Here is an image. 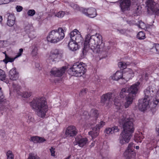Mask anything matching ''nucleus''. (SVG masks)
I'll return each mask as SVG.
<instances>
[{"instance_id": "obj_1", "label": "nucleus", "mask_w": 159, "mask_h": 159, "mask_svg": "<svg viewBox=\"0 0 159 159\" xmlns=\"http://www.w3.org/2000/svg\"><path fill=\"white\" fill-rule=\"evenodd\" d=\"M90 49L95 53L105 51L104 43L100 34H96L92 36L88 34L85 36L82 51L83 55H86L87 52Z\"/></svg>"}, {"instance_id": "obj_2", "label": "nucleus", "mask_w": 159, "mask_h": 159, "mask_svg": "<svg viewBox=\"0 0 159 159\" xmlns=\"http://www.w3.org/2000/svg\"><path fill=\"white\" fill-rule=\"evenodd\" d=\"M133 118L129 115L123 114L119 118V122L123 125V130L119 137V142L122 145L128 143L134 131Z\"/></svg>"}, {"instance_id": "obj_3", "label": "nucleus", "mask_w": 159, "mask_h": 159, "mask_svg": "<svg viewBox=\"0 0 159 159\" xmlns=\"http://www.w3.org/2000/svg\"><path fill=\"white\" fill-rule=\"evenodd\" d=\"M156 92L155 88L152 87H149L144 91L145 96L142 102L139 103V105L141 111L152 110L157 106L159 103V93L157 92L155 97H152Z\"/></svg>"}, {"instance_id": "obj_4", "label": "nucleus", "mask_w": 159, "mask_h": 159, "mask_svg": "<svg viewBox=\"0 0 159 159\" xmlns=\"http://www.w3.org/2000/svg\"><path fill=\"white\" fill-rule=\"evenodd\" d=\"M30 104L39 117L43 118L45 116L48 108L45 98L41 97L34 99Z\"/></svg>"}, {"instance_id": "obj_5", "label": "nucleus", "mask_w": 159, "mask_h": 159, "mask_svg": "<svg viewBox=\"0 0 159 159\" xmlns=\"http://www.w3.org/2000/svg\"><path fill=\"white\" fill-rule=\"evenodd\" d=\"M64 31L62 28L52 30L47 37L48 41L52 43H56L62 40L65 37Z\"/></svg>"}, {"instance_id": "obj_6", "label": "nucleus", "mask_w": 159, "mask_h": 159, "mask_svg": "<svg viewBox=\"0 0 159 159\" xmlns=\"http://www.w3.org/2000/svg\"><path fill=\"white\" fill-rule=\"evenodd\" d=\"M139 82H137L133 84L129 88H128L129 93V95L125 98V102L124 104L125 108H128L132 104L134 96L133 95L136 94L139 89Z\"/></svg>"}, {"instance_id": "obj_7", "label": "nucleus", "mask_w": 159, "mask_h": 159, "mask_svg": "<svg viewBox=\"0 0 159 159\" xmlns=\"http://www.w3.org/2000/svg\"><path fill=\"white\" fill-rule=\"evenodd\" d=\"M63 54L59 49H56L53 50L50 52L47 61L48 62L51 63V64L56 63L60 60Z\"/></svg>"}, {"instance_id": "obj_8", "label": "nucleus", "mask_w": 159, "mask_h": 159, "mask_svg": "<svg viewBox=\"0 0 159 159\" xmlns=\"http://www.w3.org/2000/svg\"><path fill=\"white\" fill-rule=\"evenodd\" d=\"M9 76L10 80L8 81L6 80V75L5 73L3 70H0V79L1 80L4 81L7 84L9 83L11 81V80H16L19 77L18 73L16 70H10L9 72Z\"/></svg>"}, {"instance_id": "obj_9", "label": "nucleus", "mask_w": 159, "mask_h": 159, "mask_svg": "<svg viewBox=\"0 0 159 159\" xmlns=\"http://www.w3.org/2000/svg\"><path fill=\"white\" fill-rule=\"evenodd\" d=\"M134 145L133 143H130L128 145L127 149L124 153V156L127 159H134L136 153L134 151Z\"/></svg>"}, {"instance_id": "obj_10", "label": "nucleus", "mask_w": 159, "mask_h": 159, "mask_svg": "<svg viewBox=\"0 0 159 159\" xmlns=\"http://www.w3.org/2000/svg\"><path fill=\"white\" fill-rule=\"evenodd\" d=\"M79 10L82 11L83 13L86 16L91 18L95 17L97 15L96 9L93 7H90L87 8H81Z\"/></svg>"}, {"instance_id": "obj_11", "label": "nucleus", "mask_w": 159, "mask_h": 159, "mask_svg": "<svg viewBox=\"0 0 159 159\" xmlns=\"http://www.w3.org/2000/svg\"><path fill=\"white\" fill-rule=\"evenodd\" d=\"M70 39L77 43H82L83 39L81 36L80 32L76 29L71 32L70 34Z\"/></svg>"}, {"instance_id": "obj_12", "label": "nucleus", "mask_w": 159, "mask_h": 159, "mask_svg": "<svg viewBox=\"0 0 159 159\" xmlns=\"http://www.w3.org/2000/svg\"><path fill=\"white\" fill-rule=\"evenodd\" d=\"M105 124V122L101 121L95 127L92 129V131L89 132V134L91 136L92 139H93L98 135L100 129L103 127Z\"/></svg>"}, {"instance_id": "obj_13", "label": "nucleus", "mask_w": 159, "mask_h": 159, "mask_svg": "<svg viewBox=\"0 0 159 159\" xmlns=\"http://www.w3.org/2000/svg\"><path fill=\"white\" fill-rule=\"evenodd\" d=\"M85 64L80 62H76L72 66H70L68 64L66 65L63 66L60 70H67L69 68V70H77L80 69V70H86L85 68Z\"/></svg>"}, {"instance_id": "obj_14", "label": "nucleus", "mask_w": 159, "mask_h": 159, "mask_svg": "<svg viewBox=\"0 0 159 159\" xmlns=\"http://www.w3.org/2000/svg\"><path fill=\"white\" fill-rule=\"evenodd\" d=\"M89 143V142L87 138H79L78 137L75 138V140L74 142V144L75 145H78L79 147L81 148L86 146Z\"/></svg>"}, {"instance_id": "obj_15", "label": "nucleus", "mask_w": 159, "mask_h": 159, "mask_svg": "<svg viewBox=\"0 0 159 159\" xmlns=\"http://www.w3.org/2000/svg\"><path fill=\"white\" fill-rule=\"evenodd\" d=\"M77 133V130L76 127L73 125H70L66 128L65 134L67 137H74Z\"/></svg>"}, {"instance_id": "obj_16", "label": "nucleus", "mask_w": 159, "mask_h": 159, "mask_svg": "<svg viewBox=\"0 0 159 159\" xmlns=\"http://www.w3.org/2000/svg\"><path fill=\"white\" fill-rule=\"evenodd\" d=\"M130 0H121L120 2V7L121 11L128 10L131 5Z\"/></svg>"}, {"instance_id": "obj_17", "label": "nucleus", "mask_w": 159, "mask_h": 159, "mask_svg": "<svg viewBox=\"0 0 159 159\" xmlns=\"http://www.w3.org/2000/svg\"><path fill=\"white\" fill-rule=\"evenodd\" d=\"M98 116V112L97 110L95 109H92L90 112V114L87 111L84 112L83 117L86 119H89L90 117L93 118V119L96 120Z\"/></svg>"}, {"instance_id": "obj_18", "label": "nucleus", "mask_w": 159, "mask_h": 159, "mask_svg": "<svg viewBox=\"0 0 159 159\" xmlns=\"http://www.w3.org/2000/svg\"><path fill=\"white\" fill-rule=\"evenodd\" d=\"M112 96V93H108L103 94L101 98V103L103 105L107 106L109 105V100Z\"/></svg>"}, {"instance_id": "obj_19", "label": "nucleus", "mask_w": 159, "mask_h": 159, "mask_svg": "<svg viewBox=\"0 0 159 159\" xmlns=\"http://www.w3.org/2000/svg\"><path fill=\"white\" fill-rule=\"evenodd\" d=\"M123 75L122 84H125L134 76V73L132 70H128L125 72H123Z\"/></svg>"}, {"instance_id": "obj_20", "label": "nucleus", "mask_w": 159, "mask_h": 159, "mask_svg": "<svg viewBox=\"0 0 159 159\" xmlns=\"http://www.w3.org/2000/svg\"><path fill=\"white\" fill-rule=\"evenodd\" d=\"M7 25L10 26H12L15 23L16 18L14 14L7 13Z\"/></svg>"}, {"instance_id": "obj_21", "label": "nucleus", "mask_w": 159, "mask_h": 159, "mask_svg": "<svg viewBox=\"0 0 159 159\" xmlns=\"http://www.w3.org/2000/svg\"><path fill=\"white\" fill-rule=\"evenodd\" d=\"M146 4L148 10L149 9L154 12L157 11V9L155 6V2L153 0H147Z\"/></svg>"}, {"instance_id": "obj_22", "label": "nucleus", "mask_w": 159, "mask_h": 159, "mask_svg": "<svg viewBox=\"0 0 159 159\" xmlns=\"http://www.w3.org/2000/svg\"><path fill=\"white\" fill-rule=\"evenodd\" d=\"M123 70H118L116 73L113 74L111 77L112 80H118L120 79L122 80L123 77Z\"/></svg>"}, {"instance_id": "obj_23", "label": "nucleus", "mask_w": 159, "mask_h": 159, "mask_svg": "<svg viewBox=\"0 0 159 159\" xmlns=\"http://www.w3.org/2000/svg\"><path fill=\"white\" fill-rule=\"evenodd\" d=\"M68 73L71 75L77 77L81 76L85 72V70H68Z\"/></svg>"}, {"instance_id": "obj_24", "label": "nucleus", "mask_w": 159, "mask_h": 159, "mask_svg": "<svg viewBox=\"0 0 159 159\" xmlns=\"http://www.w3.org/2000/svg\"><path fill=\"white\" fill-rule=\"evenodd\" d=\"M119 131V129L117 126H114L112 128H107L105 131L106 134L110 135L116 132H117Z\"/></svg>"}, {"instance_id": "obj_25", "label": "nucleus", "mask_w": 159, "mask_h": 159, "mask_svg": "<svg viewBox=\"0 0 159 159\" xmlns=\"http://www.w3.org/2000/svg\"><path fill=\"white\" fill-rule=\"evenodd\" d=\"M68 47L70 50L73 51H76L78 49V44L71 39L68 43Z\"/></svg>"}, {"instance_id": "obj_26", "label": "nucleus", "mask_w": 159, "mask_h": 159, "mask_svg": "<svg viewBox=\"0 0 159 159\" xmlns=\"http://www.w3.org/2000/svg\"><path fill=\"white\" fill-rule=\"evenodd\" d=\"M118 97L115 98L114 100V104L116 109L122 110L123 109V106L122 104L120 99Z\"/></svg>"}, {"instance_id": "obj_27", "label": "nucleus", "mask_w": 159, "mask_h": 159, "mask_svg": "<svg viewBox=\"0 0 159 159\" xmlns=\"http://www.w3.org/2000/svg\"><path fill=\"white\" fill-rule=\"evenodd\" d=\"M144 138V137L142 133H136L134 135V140L137 143H141Z\"/></svg>"}, {"instance_id": "obj_28", "label": "nucleus", "mask_w": 159, "mask_h": 159, "mask_svg": "<svg viewBox=\"0 0 159 159\" xmlns=\"http://www.w3.org/2000/svg\"><path fill=\"white\" fill-rule=\"evenodd\" d=\"M64 72V70H52L50 71L51 75L55 76H61Z\"/></svg>"}, {"instance_id": "obj_29", "label": "nucleus", "mask_w": 159, "mask_h": 159, "mask_svg": "<svg viewBox=\"0 0 159 159\" xmlns=\"http://www.w3.org/2000/svg\"><path fill=\"white\" fill-rule=\"evenodd\" d=\"M130 64L129 62L124 61H120L118 63V65L120 70H125L127 66H129Z\"/></svg>"}, {"instance_id": "obj_30", "label": "nucleus", "mask_w": 159, "mask_h": 159, "mask_svg": "<svg viewBox=\"0 0 159 159\" xmlns=\"http://www.w3.org/2000/svg\"><path fill=\"white\" fill-rule=\"evenodd\" d=\"M17 94L18 95L21 96L24 98H28L30 97L32 93L30 92H22L21 91L17 92Z\"/></svg>"}, {"instance_id": "obj_31", "label": "nucleus", "mask_w": 159, "mask_h": 159, "mask_svg": "<svg viewBox=\"0 0 159 159\" xmlns=\"http://www.w3.org/2000/svg\"><path fill=\"white\" fill-rule=\"evenodd\" d=\"M129 92L128 88H126L122 89L120 93V96L121 98H123L125 96L129 95Z\"/></svg>"}, {"instance_id": "obj_32", "label": "nucleus", "mask_w": 159, "mask_h": 159, "mask_svg": "<svg viewBox=\"0 0 159 159\" xmlns=\"http://www.w3.org/2000/svg\"><path fill=\"white\" fill-rule=\"evenodd\" d=\"M22 119L28 123H30L32 120L31 116L28 114H24L22 116Z\"/></svg>"}, {"instance_id": "obj_33", "label": "nucleus", "mask_w": 159, "mask_h": 159, "mask_svg": "<svg viewBox=\"0 0 159 159\" xmlns=\"http://www.w3.org/2000/svg\"><path fill=\"white\" fill-rule=\"evenodd\" d=\"M33 29L32 26L30 25H26L25 28V32L28 34L29 37L31 36L30 34L31 33L32 30Z\"/></svg>"}, {"instance_id": "obj_34", "label": "nucleus", "mask_w": 159, "mask_h": 159, "mask_svg": "<svg viewBox=\"0 0 159 159\" xmlns=\"http://www.w3.org/2000/svg\"><path fill=\"white\" fill-rule=\"evenodd\" d=\"M16 58H11L8 56L7 54H5V59L3 60V61L6 64L8 62H12L14 61Z\"/></svg>"}, {"instance_id": "obj_35", "label": "nucleus", "mask_w": 159, "mask_h": 159, "mask_svg": "<svg viewBox=\"0 0 159 159\" xmlns=\"http://www.w3.org/2000/svg\"><path fill=\"white\" fill-rule=\"evenodd\" d=\"M137 37L139 39H144L145 38V34L144 32L140 31L137 34Z\"/></svg>"}, {"instance_id": "obj_36", "label": "nucleus", "mask_w": 159, "mask_h": 159, "mask_svg": "<svg viewBox=\"0 0 159 159\" xmlns=\"http://www.w3.org/2000/svg\"><path fill=\"white\" fill-rule=\"evenodd\" d=\"M39 157L37 154L34 153H30L29 154L27 159H39Z\"/></svg>"}, {"instance_id": "obj_37", "label": "nucleus", "mask_w": 159, "mask_h": 159, "mask_svg": "<svg viewBox=\"0 0 159 159\" xmlns=\"http://www.w3.org/2000/svg\"><path fill=\"white\" fill-rule=\"evenodd\" d=\"M7 159H14V156L11 151H8L6 153Z\"/></svg>"}, {"instance_id": "obj_38", "label": "nucleus", "mask_w": 159, "mask_h": 159, "mask_svg": "<svg viewBox=\"0 0 159 159\" xmlns=\"http://www.w3.org/2000/svg\"><path fill=\"white\" fill-rule=\"evenodd\" d=\"M65 14V12L64 11H59L57 13H56L55 16L60 18L63 17Z\"/></svg>"}, {"instance_id": "obj_39", "label": "nucleus", "mask_w": 159, "mask_h": 159, "mask_svg": "<svg viewBox=\"0 0 159 159\" xmlns=\"http://www.w3.org/2000/svg\"><path fill=\"white\" fill-rule=\"evenodd\" d=\"M37 51V47L36 46H34L31 52V54L33 56H36L38 54Z\"/></svg>"}, {"instance_id": "obj_40", "label": "nucleus", "mask_w": 159, "mask_h": 159, "mask_svg": "<svg viewBox=\"0 0 159 159\" xmlns=\"http://www.w3.org/2000/svg\"><path fill=\"white\" fill-rule=\"evenodd\" d=\"M39 139V137L38 136H33L30 138V140L34 143H38V140Z\"/></svg>"}, {"instance_id": "obj_41", "label": "nucleus", "mask_w": 159, "mask_h": 159, "mask_svg": "<svg viewBox=\"0 0 159 159\" xmlns=\"http://www.w3.org/2000/svg\"><path fill=\"white\" fill-rule=\"evenodd\" d=\"M49 151L51 153V155L53 157L55 156V148L54 147H51L49 149Z\"/></svg>"}, {"instance_id": "obj_42", "label": "nucleus", "mask_w": 159, "mask_h": 159, "mask_svg": "<svg viewBox=\"0 0 159 159\" xmlns=\"http://www.w3.org/2000/svg\"><path fill=\"white\" fill-rule=\"evenodd\" d=\"M27 14L29 16H32L35 14V11L34 9L29 10L27 12Z\"/></svg>"}, {"instance_id": "obj_43", "label": "nucleus", "mask_w": 159, "mask_h": 159, "mask_svg": "<svg viewBox=\"0 0 159 159\" xmlns=\"http://www.w3.org/2000/svg\"><path fill=\"white\" fill-rule=\"evenodd\" d=\"M153 48L156 49L157 53L159 54V44L154 43L153 44Z\"/></svg>"}, {"instance_id": "obj_44", "label": "nucleus", "mask_w": 159, "mask_h": 159, "mask_svg": "<svg viewBox=\"0 0 159 159\" xmlns=\"http://www.w3.org/2000/svg\"><path fill=\"white\" fill-rule=\"evenodd\" d=\"M23 51V48H20L19 49V52H18L17 55H16L15 58H17L20 56L22 54Z\"/></svg>"}, {"instance_id": "obj_45", "label": "nucleus", "mask_w": 159, "mask_h": 159, "mask_svg": "<svg viewBox=\"0 0 159 159\" xmlns=\"http://www.w3.org/2000/svg\"><path fill=\"white\" fill-rule=\"evenodd\" d=\"M4 101V96L1 90V88H0V102Z\"/></svg>"}, {"instance_id": "obj_46", "label": "nucleus", "mask_w": 159, "mask_h": 159, "mask_svg": "<svg viewBox=\"0 0 159 159\" xmlns=\"http://www.w3.org/2000/svg\"><path fill=\"white\" fill-rule=\"evenodd\" d=\"M70 5L71 7H72L73 9H76L78 10L79 9V7L76 4H74V3H71Z\"/></svg>"}, {"instance_id": "obj_47", "label": "nucleus", "mask_w": 159, "mask_h": 159, "mask_svg": "<svg viewBox=\"0 0 159 159\" xmlns=\"http://www.w3.org/2000/svg\"><path fill=\"white\" fill-rule=\"evenodd\" d=\"M9 2L10 0H0V5L6 4Z\"/></svg>"}, {"instance_id": "obj_48", "label": "nucleus", "mask_w": 159, "mask_h": 159, "mask_svg": "<svg viewBox=\"0 0 159 159\" xmlns=\"http://www.w3.org/2000/svg\"><path fill=\"white\" fill-rule=\"evenodd\" d=\"M16 11L17 12H20L23 9V7H22L20 6H16Z\"/></svg>"}, {"instance_id": "obj_49", "label": "nucleus", "mask_w": 159, "mask_h": 159, "mask_svg": "<svg viewBox=\"0 0 159 159\" xmlns=\"http://www.w3.org/2000/svg\"><path fill=\"white\" fill-rule=\"evenodd\" d=\"M39 139L38 143H42L46 141V140L43 138L39 137Z\"/></svg>"}, {"instance_id": "obj_50", "label": "nucleus", "mask_w": 159, "mask_h": 159, "mask_svg": "<svg viewBox=\"0 0 159 159\" xmlns=\"http://www.w3.org/2000/svg\"><path fill=\"white\" fill-rule=\"evenodd\" d=\"M12 87L14 89L16 90H17L18 89H19L20 88V86H19L18 85H15L14 84L12 85Z\"/></svg>"}, {"instance_id": "obj_51", "label": "nucleus", "mask_w": 159, "mask_h": 159, "mask_svg": "<svg viewBox=\"0 0 159 159\" xmlns=\"http://www.w3.org/2000/svg\"><path fill=\"white\" fill-rule=\"evenodd\" d=\"M139 25V28L143 29V25L144 26L145 24L143 22L141 21V22L139 23V25Z\"/></svg>"}, {"instance_id": "obj_52", "label": "nucleus", "mask_w": 159, "mask_h": 159, "mask_svg": "<svg viewBox=\"0 0 159 159\" xmlns=\"http://www.w3.org/2000/svg\"><path fill=\"white\" fill-rule=\"evenodd\" d=\"M35 65L36 68H38V70H40V68H39V67H40V65L39 63H35Z\"/></svg>"}, {"instance_id": "obj_53", "label": "nucleus", "mask_w": 159, "mask_h": 159, "mask_svg": "<svg viewBox=\"0 0 159 159\" xmlns=\"http://www.w3.org/2000/svg\"><path fill=\"white\" fill-rule=\"evenodd\" d=\"M87 91V90L86 89H84L82 90L81 93H83V94L85 93H86Z\"/></svg>"}, {"instance_id": "obj_54", "label": "nucleus", "mask_w": 159, "mask_h": 159, "mask_svg": "<svg viewBox=\"0 0 159 159\" xmlns=\"http://www.w3.org/2000/svg\"><path fill=\"white\" fill-rule=\"evenodd\" d=\"M96 143V142L95 141H93L91 144L90 145V147H93L94 145H95Z\"/></svg>"}, {"instance_id": "obj_55", "label": "nucleus", "mask_w": 159, "mask_h": 159, "mask_svg": "<svg viewBox=\"0 0 159 159\" xmlns=\"http://www.w3.org/2000/svg\"><path fill=\"white\" fill-rule=\"evenodd\" d=\"M3 19L2 16H0V23H1Z\"/></svg>"}, {"instance_id": "obj_56", "label": "nucleus", "mask_w": 159, "mask_h": 159, "mask_svg": "<svg viewBox=\"0 0 159 159\" xmlns=\"http://www.w3.org/2000/svg\"><path fill=\"white\" fill-rule=\"evenodd\" d=\"M156 131L159 135V126L157 128Z\"/></svg>"}, {"instance_id": "obj_57", "label": "nucleus", "mask_w": 159, "mask_h": 159, "mask_svg": "<svg viewBox=\"0 0 159 159\" xmlns=\"http://www.w3.org/2000/svg\"><path fill=\"white\" fill-rule=\"evenodd\" d=\"M71 157V155H69L67 157L65 158L64 159H70Z\"/></svg>"}, {"instance_id": "obj_58", "label": "nucleus", "mask_w": 159, "mask_h": 159, "mask_svg": "<svg viewBox=\"0 0 159 159\" xmlns=\"http://www.w3.org/2000/svg\"><path fill=\"white\" fill-rule=\"evenodd\" d=\"M139 146H136L135 147V148L136 149H139Z\"/></svg>"}, {"instance_id": "obj_59", "label": "nucleus", "mask_w": 159, "mask_h": 159, "mask_svg": "<svg viewBox=\"0 0 159 159\" xmlns=\"http://www.w3.org/2000/svg\"><path fill=\"white\" fill-rule=\"evenodd\" d=\"M155 12H159V9H157V11H156Z\"/></svg>"}, {"instance_id": "obj_60", "label": "nucleus", "mask_w": 159, "mask_h": 159, "mask_svg": "<svg viewBox=\"0 0 159 159\" xmlns=\"http://www.w3.org/2000/svg\"><path fill=\"white\" fill-rule=\"evenodd\" d=\"M3 53L4 54H5H5H6V52H3Z\"/></svg>"}, {"instance_id": "obj_61", "label": "nucleus", "mask_w": 159, "mask_h": 159, "mask_svg": "<svg viewBox=\"0 0 159 159\" xmlns=\"http://www.w3.org/2000/svg\"><path fill=\"white\" fill-rule=\"evenodd\" d=\"M13 70H16V68H14V69Z\"/></svg>"}, {"instance_id": "obj_62", "label": "nucleus", "mask_w": 159, "mask_h": 159, "mask_svg": "<svg viewBox=\"0 0 159 159\" xmlns=\"http://www.w3.org/2000/svg\"><path fill=\"white\" fill-rule=\"evenodd\" d=\"M0 70H1V69H0Z\"/></svg>"}]
</instances>
